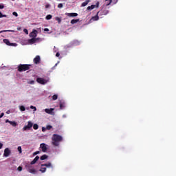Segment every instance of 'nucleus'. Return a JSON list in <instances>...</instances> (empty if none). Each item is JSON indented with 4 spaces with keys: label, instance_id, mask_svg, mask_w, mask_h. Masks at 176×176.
<instances>
[{
    "label": "nucleus",
    "instance_id": "f257e3e1",
    "mask_svg": "<svg viewBox=\"0 0 176 176\" xmlns=\"http://www.w3.org/2000/svg\"><path fill=\"white\" fill-rule=\"evenodd\" d=\"M52 145H54V146H58V145H60V142H61V141H63V137L60 135H57V134H54L52 138Z\"/></svg>",
    "mask_w": 176,
    "mask_h": 176
},
{
    "label": "nucleus",
    "instance_id": "f03ea898",
    "mask_svg": "<svg viewBox=\"0 0 176 176\" xmlns=\"http://www.w3.org/2000/svg\"><path fill=\"white\" fill-rule=\"evenodd\" d=\"M31 67H32V65L20 64L18 65V71L19 72H24L25 71H28Z\"/></svg>",
    "mask_w": 176,
    "mask_h": 176
},
{
    "label": "nucleus",
    "instance_id": "7ed1b4c3",
    "mask_svg": "<svg viewBox=\"0 0 176 176\" xmlns=\"http://www.w3.org/2000/svg\"><path fill=\"white\" fill-rule=\"evenodd\" d=\"M25 168H26L27 171L30 173V174H35V173H36V170H35V168H34V167H32V164H26Z\"/></svg>",
    "mask_w": 176,
    "mask_h": 176
},
{
    "label": "nucleus",
    "instance_id": "20e7f679",
    "mask_svg": "<svg viewBox=\"0 0 176 176\" xmlns=\"http://www.w3.org/2000/svg\"><path fill=\"white\" fill-rule=\"evenodd\" d=\"M37 83H39L40 85H46L49 80L43 78H36Z\"/></svg>",
    "mask_w": 176,
    "mask_h": 176
},
{
    "label": "nucleus",
    "instance_id": "39448f33",
    "mask_svg": "<svg viewBox=\"0 0 176 176\" xmlns=\"http://www.w3.org/2000/svg\"><path fill=\"white\" fill-rule=\"evenodd\" d=\"M32 126H34V124L31 122V121H29L28 122V125H25L23 129V131H27V130H30V129H32Z\"/></svg>",
    "mask_w": 176,
    "mask_h": 176
},
{
    "label": "nucleus",
    "instance_id": "423d86ee",
    "mask_svg": "<svg viewBox=\"0 0 176 176\" xmlns=\"http://www.w3.org/2000/svg\"><path fill=\"white\" fill-rule=\"evenodd\" d=\"M40 148L42 150V152H43L44 153L47 151V145H46V144L45 143L41 144Z\"/></svg>",
    "mask_w": 176,
    "mask_h": 176
},
{
    "label": "nucleus",
    "instance_id": "0eeeda50",
    "mask_svg": "<svg viewBox=\"0 0 176 176\" xmlns=\"http://www.w3.org/2000/svg\"><path fill=\"white\" fill-rule=\"evenodd\" d=\"M100 6V2L97 1L96 5H91L90 6H88L87 8V10H93L95 8H99Z\"/></svg>",
    "mask_w": 176,
    "mask_h": 176
},
{
    "label": "nucleus",
    "instance_id": "6e6552de",
    "mask_svg": "<svg viewBox=\"0 0 176 176\" xmlns=\"http://www.w3.org/2000/svg\"><path fill=\"white\" fill-rule=\"evenodd\" d=\"M33 63L36 65L41 64V56L39 55L36 56L33 59Z\"/></svg>",
    "mask_w": 176,
    "mask_h": 176
},
{
    "label": "nucleus",
    "instance_id": "1a4fd4ad",
    "mask_svg": "<svg viewBox=\"0 0 176 176\" xmlns=\"http://www.w3.org/2000/svg\"><path fill=\"white\" fill-rule=\"evenodd\" d=\"M54 109L50 108V109H45V112L46 113H48V115H54Z\"/></svg>",
    "mask_w": 176,
    "mask_h": 176
},
{
    "label": "nucleus",
    "instance_id": "9d476101",
    "mask_svg": "<svg viewBox=\"0 0 176 176\" xmlns=\"http://www.w3.org/2000/svg\"><path fill=\"white\" fill-rule=\"evenodd\" d=\"M108 13H109V11L105 9L99 12V16H107Z\"/></svg>",
    "mask_w": 176,
    "mask_h": 176
},
{
    "label": "nucleus",
    "instance_id": "9b49d317",
    "mask_svg": "<svg viewBox=\"0 0 176 176\" xmlns=\"http://www.w3.org/2000/svg\"><path fill=\"white\" fill-rule=\"evenodd\" d=\"M10 155V150L9 149V148H6L4 150L3 156H5V157H9Z\"/></svg>",
    "mask_w": 176,
    "mask_h": 176
},
{
    "label": "nucleus",
    "instance_id": "f8f14e48",
    "mask_svg": "<svg viewBox=\"0 0 176 176\" xmlns=\"http://www.w3.org/2000/svg\"><path fill=\"white\" fill-rule=\"evenodd\" d=\"M65 16H67L68 17H76V16H78V13H76V12L65 13Z\"/></svg>",
    "mask_w": 176,
    "mask_h": 176
},
{
    "label": "nucleus",
    "instance_id": "ddd939ff",
    "mask_svg": "<svg viewBox=\"0 0 176 176\" xmlns=\"http://www.w3.org/2000/svg\"><path fill=\"white\" fill-rule=\"evenodd\" d=\"M98 15H100V12H98L95 16H92L91 20L93 21H98V20L100 19V16H98Z\"/></svg>",
    "mask_w": 176,
    "mask_h": 176
},
{
    "label": "nucleus",
    "instance_id": "4468645a",
    "mask_svg": "<svg viewBox=\"0 0 176 176\" xmlns=\"http://www.w3.org/2000/svg\"><path fill=\"white\" fill-rule=\"evenodd\" d=\"M41 167H47L53 168V165H52V163L47 162V164H41Z\"/></svg>",
    "mask_w": 176,
    "mask_h": 176
},
{
    "label": "nucleus",
    "instance_id": "2eb2a0df",
    "mask_svg": "<svg viewBox=\"0 0 176 176\" xmlns=\"http://www.w3.org/2000/svg\"><path fill=\"white\" fill-rule=\"evenodd\" d=\"M38 34L37 30H34L30 34V38H35L36 36V34Z\"/></svg>",
    "mask_w": 176,
    "mask_h": 176
},
{
    "label": "nucleus",
    "instance_id": "dca6fc26",
    "mask_svg": "<svg viewBox=\"0 0 176 176\" xmlns=\"http://www.w3.org/2000/svg\"><path fill=\"white\" fill-rule=\"evenodd\" d=\"M3 42L6 45H8V46H14V45L12 43H10L8 39H3Z\"/></svg>",
    "mask_w": 176,
    "mask_h": 176
},
{
    "label": "nucleus",
    "instance_id": "f3484780",
    "mask_svg": "<svg viewBox=\"0 0 176 176\" xmlns=\"http://www.w3.org/2000/svg\"><path fill=\"white\" fill-rule=\"evenodd\" d=\"M39 38H32L31 39L29 40V43H30L31 45H32L33 43H35V42H36V41H38Z\"/></svg>",
    "mask_w": 176,
    "mask_h": 176
},
{
    "label": "nucleus",
    "instance_id": "a211bd4d",
    "mask_svg": "<svg viewBox=\"0 0 176 176\" xmlns=\"http://www.w3.org/2000/svg\"><path fill=\"white\" fill-rule=\"evenodd\" d=\"M39 160V156H36L35 158L30 162L31 164H35Z\"/></svg>",
    "mask_w": 176,
    "mask_h": 176
},
{
    "label": "nucleus",
    "instance_id": "6ab92c4d",
    "mask_svg": "<svg viewBox=\"0 0 176 176\" xmlns=\"http://www.w3.org/2000/svg\"><path fill=\"white\" fill-rule=\"evenodd\" d=\"M89 2H90V0H86L81 4V6H82V8H85V6H87V5L89 4Z\"/></svg>",
    "mask_w": 176,
    "mask_h": 176
},
{
    "label": "nucleus",
    "instance_id": "aec40b11",
    "mask_svg": "<svg viewBox=\"0 0 176 176\" xmlns=\"http://www.w3.org/2000/svg\"><path fill=\"white\" fill-rule=\"evenodd\" d=\"M10 124H11V126H12V127H16V126H17V122H16V121H11L10 122Z\"/></svg>",
    "mask_w": 176,
    "mask_h": 176
},
{
    "label": "nucleus",
    "instance_id": "412c9836",
    "mask_svg": "<svg viewBox=\"0 0 176 176\" xmlns=\"http://www.w3.org/2000/svg\"><path fill=\"white\" fill-rule=\"evenodd\" d=\"M70 23L71 24H76V23H79V19H72Z\"/></svg>",
    "mask_w": 176,
    "mask_h": 176
},
{
    "label": "nucleus",
    "instance_id": "4be33fe9",
    "mask_svg": "<svg viewBox=\"0 0 176 176\" xmlns=\"http://www.w3.org/2000/svg\"><path fill=\"white\" fill-rule=\"evenodd\" d=\"M47 157H49V156H47V155H43L40 157V159H41V160H46V159H47Z\"/></svg>",
    "mask_w": 176,
    "mask_h": 176
},
{
    "label": "nucleus",
    "instance_id": "5701e85b",
    "mask_svg": "<svg viewBox=\"0 0 176 176\" xmlns=\"http://www.w3.org/2000/svg\"><path fill=\"white\" fill-rule=\"evenodd\" d=\"M39 171H41V173H46V167L41 166Z\"/></svg>",
    "mask_w": 176,
    "mask_h": 176
},
{
    "label": "nucleus",
    "instance_id": "b1692460",
    "mask_svg": "<svg viewBox=\"0 0 176 176\" xmlns=\"http://www.w3.org/2000/svg\"><path fill=\"white\" fill-rule=\"evenodd\" d=\"M55 20H56V21H58V24H61V18H60V17H58V16H56V17L55 18Z\"/></svg>",
    "mask_w": 176,
    "mask_h": 176
},
{
    "label": "nucleus",
    "instance_id": "393cba45",
    "mask_svg": "<svg viewBox=\"0 0 176 176\" xmlns=\"http://www.w3.org/2000/svg\"><path fill=\"white\" fill-rule=\"evenodd\" d=\"M33 129L34 130H38V129H39V126L38 125V124H34L33 125Z\"/></svg>",
    "mask_w": 176,
    "mask_h": 176
},
{
    "label": "nucleus",
    "instance_id": "a878e982",
    "mask_svg": "<svg viewBox=\"0 0 176 176\" xmlns=\"http://www.w3.org/2000/svg\"><path fill=\"white\" fill-rule=\"evenodd\" d=\"M52 14H48L46 16L45 19L46 20H52Z\"/></svg>",
    "mask_w": 176,
    "mask_h": 176
},
{
    "label": "nucleus",
    "instance_id": "bb28decb",
    "mask_svg": "<svg viewBox=\"0 0 176 176\" xmlns=\"http://www.w3.org/2000/svg\"><path fill=\"white\" fill-rule=\"evenodd\" d=\"M19 109L21 112H24V111H25V107L24 106H20Z\"/></svg>",
    "mask_w": 176,
    "mask_h": 176
},
{
    "label": "nucleus",
    "instance_id": "cd10ccee",
    "mask_svg": "<svg viewBox=\"0 0 176 176\" xmlns=\"http://www.w3.org/2000/svg\"><path fill=\"white\" fill-rule=\"evenodd\" d=\"M64 108H65L64 103H60V109H64Z\"/></svg>",
    "mask_w": 176,
    "mask_h": 176
},
{
    "label": "nucleus",
    "instance_id": "c85d7f7f",
    "mask_svg": "<svg viewBox=\"0 0 176 176\" xmlns=\"http://www.w3.org/2000/svg\"><path fill=\"white\" fill-rule=\"evenodd\" d=\"M47 130H52L53 129V126L52 125H48L46 126Z\"/></svg>",
    "mask_w": 176,
    "mask_h": 176
},
{
    "label": "nucleus",
    "instance_id": "c756f323",
    "mask_svg": "<svg viewBox=\"0 0 176 176\" xmlns=\"http://www.w3.org/2000/svg\"><path fill=\"white\" fill-rule=\"evenodd\" d=\"M12 30H3L0 32V34H2V32H12Z\"/></svg>",
    "mask_w": 176,
    "mask_h": 176
},
{
    "label": "nucleus",
    "instance_id": "7c9ffc66",
    "mask_svg": "<svg viewBox=\"0 0 176 176\" xmlns=\"http://www.w3.org/2000/svg\"><path fill=\"white\" fill-rule=\"evenodd\" d=\"M57 98H58V96H57V95H54V96H52V99H53L54 100H57Z\"/></svg>",
    "mask_w": 176,
    "mask_h": 176
},
{
    "label": "nucleus",
    "instance_id": "2f4dec72",
    "mask_svg": "<svg viewBox=\"0 0 176 176\" xmlns=\"http://www.w3.org/2000/svg\"><path fill=\"white\" fill-rule=\"evenodd\" d=\"M63 6H64L63 5V3H59V4L58 5V9L63 8Z\"/></svg>",
    "mask_w": 176,
    "mask_h": 176
},
{
    "label": "nucleus",
    "instance_id": "473e14b6",
    "mask_svg": "<svg viewBox=\"0 0 176 176\" xmlns=\"http://www.w3.org/2000/svg\"><path fill=\"white\" fill-rule=\"evenodd\" d=\"M3 17H7V16L5 14H3L2 12H0V19H2Z\"/></svg>",
    "mask_w": 176,
    "mask_h": 176
},
{
    "label": "nucleus",
    "instance_id": "72a5a7b5",
    "mask_svg": "<svg viewBox=\"0 0 176 176\" xmlns=\"http://www.w3.org/2000/svg\"><path fill=\"white\" fill-rule=\"evenodd\" d=\"M106 1H109V3L107 4V6H109V5H111V3H112V0H105Z\"/></svg>",
    "mask_w": 176,
    "mask_h": 176
},
{
    "label": "nucleus",
    "instance_id": "f704fd0d",
    "mask_svg": "<svg viewBox=\"0 0 176 176\" xmlns=\"http://www.w3.org/2000/svg\"><path fill=\"white\" fill-rule=\"evenodd\" d=\"M34 83H35L34 80H30V81L28 82L29 85H34Z\"/></svg>",
    "mask_w": 176,
    "mask_h": 176
},
{
    "label": "nucleus",
    "instance_id": "c9c22d12",
    "mask_svg": "<svg viewBox=\"0 0 176 176\" xmlns=\"http://www.w3.org/2000/svg\"><path fill=\"white\" fill-rule=\"evenodd\" d=\"M17 170H18L19 171H23V167H22V166H19V167L17 168Z\"/></svg>",
    "mask_w": 176,
    "mask_h": 176
},
{
    "label": "nucleus",
    "instance_id": "e433bc0d",
    "mask_svg": "<svg viewBox=\"0 0 176 176\" xmlns=\"http://www.w3.org/2000/svg\"><path fill=\"white\" fill-rule=\"evenodd\" d=\"M12 14L13 16H15V17H17L19 16V14L16 12H12Z\"/></svg>",
    "mask_w": 176,
    "mask_h": 176
},
{
    "label": "nucleus",
    "instance_id": "4c0bfd02",
    "mask_svg": "<svg viewBox=\"0 0 176 176\" xmlns=\"http://www.w3.org/2000/svg\"><path fill=\"white\" fill-rule=\"evenodd\" d=\"M23 32H25V34H26L27 35H28V30L27 29H24L23 30Z\"/></svg>",
    "mask_w": 176,
    "mask_h": 176
},
{
    "label": "nucleus",
    "instance_id": "58836bf2",
    "mask_svg": "<svg viewBox=\"0 0 176 176\" xmlns=\"http://www.w3.org/2000/svg\"><path fill=\"white\" fill-rule=\"evenodd\" d=\"M30 109H34V111H36V107H35L34 106H30Z\"/></svg>",
    "mask_w": 176,
    "mask_h": 176
},
{
    "label": "nucleus",
    "instance_id": "ea45409f",
    "mask_svg": "<svg viewBox=\"0 0 176 176\" xmlns=\"http://www.w3.org/2000/svg\"><path fill=\"white\" fill-rule=\"evenodd\" d=\"M18 151H19V153H21V152H22L21 146H18Z\"/></svg>",
    "mask_w": 176,
    "mask_h": 176
},
{
    "label": "nucleus",
    "instance_id": "a19ab883",
    "mask_svg": "<svg viewBox=\"0 0 176 176\" xmlns=\"http://www.w3.org/2000/svg\"><path fill=\"white\" fill-rule=\"evenodd\" d=\"M40 152L39 151H36L33 153V155L35 156L36 155H39Z\"/></svg>",
    "mask_w": 176,
    "mask_h": 176
},
{
    "label": "nucleus",
    "instance_id": "79ce46f5",
    "mask_svg": "<svg viewBox=\"0 0 176 176\" xmlns=\"http://www.w3.org/2000/svg\"><path fill=\"white\" fill-rule=\"evenodd\" d=\"M48 8H50V4L45 5V9H48Z\"/></svg>",
    "mask_w": 176,
    "mask_h": 176
},
{
    "label": "nucleus",
    "instance_id": "37998d69",
    "mask_svg": "<svg viewBox=\"0 0 176 176\" xmlns=\"http://www.w3.org/2000/svg\"><path fill=\"white\" fill-rule=\"evenodd\" d=\"M4 115H5L4 113H1L0 114V119H1V118H3Z\"/></svg>",
    "mask_w": 176,
    "mask_h": 176
},
{
    "label": "nucleus",
    "instance_id": "c03bdc74",
    "mask_svg": "<svg viewBox=\"0 0 176 176\" xmlns=\"http://www.w3.org/2000/svg\"><path fill=\"white\" fill-rule=\"evenodd\" d=\"M3 8H5L3 4H0V9H3Z\"/></svg>",
    "mask_w": 176,
    "mask_h": 176
},
{
    "label": "nucleus",
    "instance_id": "a18cd8bd",
    "mask_svg": "<svg viewBox=\"0 0 176 176\" xmlns=\"http://www.w3.org/2000/svg\"><path fill=\"white\" fill-rule=\"evenodd\" d=\"M56 57H60V52H57V53L56 54Z\"/></svg>",
    "mask_w": 176,
    "mask_h": 176
},
{
    "label": "nucleus",
    "instance_id": "49530a36",
    "mask_svg": "<svg viewBox=\"0 0 176 176\" xmlns=\"http://www.w3.org/2000/svg\"><path fill=\"white\" fill-rule=\"evenodd\" d=\"M12 121L9 120H6V123H10Z\"/></svg>",
    "mask_w": 176,
    "mask_h": 176
},
{
    "label": "nucleus",
    "instance_id": "de8ad7c7",
    "mask_svg": "<svg viewBox=\"0 0 176 176\" xmlns=\"http://www.w3.org/2000/svg\"><path fill=\"white\" fill-rule=\"evenodd\" d=\"M2 146H3V144L2 143H0V149H2Z\"/></svg>",
    "mask_w": 176,
    "mask_h": 176
},
{
    "label": "nucleus",
    "instance_id": "09e8293b",
    "mask_svg": "<svg viewBox=\"0 0 176 176\" xmlns=\"http://www.w3.org/2000/svg\"><path fill=\"white\" fill-rule=\"evenodd\" d=\"M46 129H45V127L42 128V131H45Z\"/></svg>",
    "mask_w": 176,
    "mask_h": 176
},
{
    "label": "nucleus",
    "instance_id": "8fccbe9b",
    "mask_svg": "<svg viewBox=\"0 0 176 176\" xmlns=\"http://www.w3.org/2000/svg\"><path fill=\"white\" fill-rule=\"evenodd\" d=\"M44 31L47 32V31H49V30H48L47 28H45V29L44 30Z\"/></svg>",
    "mask_w": 176,
    "mask_h": 176
},
{
    "label": "nucleus",
    "instance_id": "3c124183",
    "mask_svg": "<svg viewBox=\"0 0 176 176\" xmlns=\"http://www.w3.org/2000/svg\"><path fill=\"white\" fill-rule=\"evenodd\" d=\"M12 1H14V0H12Z\"/></svg>",
    "mask_w": 176,
    "mask_h": 176
}]
</instances>
